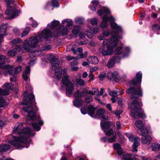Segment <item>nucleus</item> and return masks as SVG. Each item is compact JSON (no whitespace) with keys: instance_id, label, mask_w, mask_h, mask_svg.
Masks as SVG:
<instances>
[{"instance_id":"obj_49","label":"nucleus","mask_w":160,"mask_h":160,"mask_svg":"<svg viewBox=\"0 0 160 160\" xmlns=\"http://www.w3.org/2000/svg\"><path fill=\"white\" fill-rule=\"evenodd\" d=\"M160 27L159 25L156 24H154L152 26V29L154 31H158L159 30Z\"/></svg>"},{"instance_id":"obj_25","label":"nucleus","mask_w":160,"mask_h":160,"mask_svg":"<svg viewBox=\"0 0 160 160\" xmlns=\"http://www.w3.org/2000/svg\"><path fill=\"white\" fill-rule=\"evenodd\" d=\"M42 50H32L30 52L31 53L29 54V56L30 57L32 58L33 57H37L40 55L42 53Z\"/></svg>"},{"instance_id":"obj_15","label":"nucleus","mask_w":160,"mask_h":160,"mask_svg":"<svg viewBox=\"0 0 160 160\" xmlns=\"http://www.w3.org/2000/svg\"><path fill=\"white\" fill-rule=\"evenodd\" d=\"M118 74L117 72H109L108 73L107 78L111 81L117 82L118 80Z\"/></svg>"},{"instance_id":"obj_46","label":"nucleus","mask_w":160,"mask_h":160,"mask_svg":"<svg viewBox=\"0 0 160 160\" xmlns=\"http://www.w3.org/2000/svg\"><path fill=\"white\" fill-rule=\"evenodd\" d=\"M84 21V19L82 18H78L75 19V22L78 24H82Z\"/></svg>"},{"instance_id":"obj_42","label":"nucleus","mask_w":160,"mask_h":160,"mask_svg":"<svg viewBox=\"0 0 160 160\" xmlns=\"http://www.w3.org/2000/svg\"><path fill=\"white\" fill-rule=\"evenodd\" d=\"M30 30V28L29 27H27L25 28L24 31L22 33L21 37H24L26 36L29 33Z\"/></svg>"},{"instance_id":"obj_1","label":"nucleus","mask_w":160,"mask_h":160,"mask_svg":"<svg viewBox=\"0 0 160 160\" xmlns=\"http://www.w3.org/2000/svg\"><path fill=\"white\" fill-rule=\"evenodd\" d=\"M102 21L100 26L102 28H106L108 26V20L110 23L111 28L115 31L112 32V37L110 40L104 39L102 46L99 49V52L103 56H105L110 55L113 52V48L117 45L119 39L122 38V36L119 35L122 31V28L114 22L115 19L112 16L108 18L106 16H104L102 18Z\"/></svg>"},{"instance_id":"obj_53","label":"nucleus","mask_w":160,"mask_h":160,"mask_svg":"<svg viewBox=\"0 0 160 160\" xmlns=\"http://www.w3.org/2000/svg\"><path fill=\"white\" fill-rule=\"evenodd\" d=\"M30 19L32 21V26L33 28L36 27L38 25V24L36 21H33L32 20L33 18H30Z\"/></svg>"},{"instance_id":"obj_13","label":"nucleus","mask_w":160,"mask_h":160,"mask_svg":"<svg viewBox=\"0 0 160 160\" xmlns=\"http://www.w3.org/2000/svg\"><path fill=\"white\" fill-rule=\"evenodd\" d=\"M6 57L3 55H0V68L5 70H9L13 68V66H10L9 65H3L5 62Z\"/></svg>"},{"instance_id":"obj_26","label":"nucleus","mask_w":160,"mask_h":160,"mask_svg":"<svg viewBox=\"0 0 160 160\" xmlns=\"http://www.w3.org/2000/svg\"><path fill=\"white\" fill-rule=\"evenodd\" d=\"M114 148L117 150L118 155H121L123 153V150L121 148L119 144L116 143L113 144Z\"/></svg>"},{"instance_id":"obj_43","label":"nucleus","mask_w":160,"mask_h":160,"mask_svg":"<svg viewBox=\"0 0 160 160\" xmlns=\"http://www.w3.org/2000/svg\"><path fill=\"white\" fill-rule=\"evenodd\" d=\"M80 28L78 26H76L74 27L72 30V33L74 35H77L80 31Z\"/></svg>"},{"instance_id":"obj_32","label":"nucleus","mask_w":160,"mask_h":160,"mask_svg":"<svg viewBox=\"0 0 160 160\" xmlns=\"http://www.w3.org/2000/svg\"><path fill=\"white\" fill-rule=\"evenodd\" d=\"M151 147L153 151L157 152L160 150V145L157 142H154L152 144Z\"/></svg>"},{"instance_id":"obj_61","label":"nucleus","mask_w":160,"mask_h":160,"mask_svg":"<svg viewBox=\"0 0 160 160\" xmlns=\"http://www.w3.org/2000/svg\"><path fill=\"white\" fill-rule=\"evenodd\" d=\"M79 36L82 39H84L85 37V34L82 32L80 33L79 34Z\"/></svg>"},{"instance_id":"obj_51","label":"nucleus","mask_w":160,"mask_h":160,"mask_svg":"<svg viewBox=\"0 0 160 160\" xmlns=\"http://www.w3.org/2000/svg\"><path fill=\"white\" fill-rule=\"evenodd\" d=\"M90 21L91 24L93 26L97 24L98 19L96 18H94L91 19Z\"/></svg>"},{"instance_id":"obj_18","label":"nucleus","mask_w":160,"mask_h":160,"mask_svg":"<svg viewBox=\"0 0 160 160\" xmlns=\"http://www.w3.org/2000/svg\"><path fill=\"white\" fill-rule=\"evenodd\" d=\"M87 94V92L86 90L83 89L81 92L78 90L74 93L73 95L75 98H81L84 97Z\"/></svg>"},{"instance_id":"obj_11","label":"nucleus","mask_w":160,"mask_h":160,"mask_svg":"<svg viewBox=\"0 0 160 160\" xmlns=\"http://www.w3.org/2000/svg\"><path fill=\"white\" fill-rule=\"evenodd\" d=\"M3 87L4 89L0 88V95H7L9 94V91L12 90L13 85L12 83H6L3 85Z\"/></svg>"},{"instance_id":"obj_64","label":"nucleus","mask_w":160,"mask_h":160,"mask_svg":"<svg viewBox=\"0 0 160 160\" xmlns=\"http://www.w3.org/2000/svg\"><path fill=\"white\" fill-rule=\"evenodd\" d=\"M141 158L143 160H151V159L150 158L147 157L142 156H141Z\"/></svg>"},{"instance_id":"obj_7","label":"nucleus","mask_w":160,"mask_h":160,"mask_svg":"<svg viewBox=\"0 0 160 160\" xmlns=\"http://www.w3.org/2000/svg\"><path fill=\"white\" fill-rule=\"evenodd\" d=\"M50 62L52 66L56 67L55 75L58 79L61 78L62 73V71L61 68L60 67H58L59 65V60L54 57L52 58L50 60Z\"/></svg>"},{"instance_id":"obj_8","label":"nucleus","mask_w":160,"mask_h":160,"mask_svg":"<svg viewBox=\"0 0 160 160\" xmlns=\"http://www.w3.org/2000/svg\"><path fill=\"white\" fill-rule=\"evenodd\" d=\"M20 12V10L16 8L10 6L8 7L5 13L8 16V19H10L18 16Z\"/></svg>"},{"instance_id":"obj_17","label":"nucleus","mask_w":160,"mask_h":160,"mask_svg":"<svg viewBox=\"0 0 160 160\" xmlns=\"http://www.w3.org/2000/svg\"><path fill=\"white\" fill-rule=\"evenodd\" d=\"M105 112V110L103 108H101L97 112L96 114L101 120H107L108 119V117L107 116L103 115Z\"/></svg>"},{"instance_id":"obj_38","label":"nucleus","mask_w":160,"mask_h":160,"mask_svg":"<svg viewBox=\"0 0 160 160\" xmlns=\"http://www.w3.org/2000/svg\"><path fill=\"white\" fill-rule=\"evenodd\" d=\"M25 88H26V89L24 93V97L23 98V102L22 103V104H24V105H26L27 104L28 100L26 98V97L27 95V94L28 92V89L27 88V86H25Z\"/></svg>"},{"instance_id":"obj_58","label":"nucleus","mask_w":160,"mask_h":160,"mask_svg":"<svg viewBox=\"0 0 160 160\" xmlns=\"http://www.w3.org/2000/svg\"><path fill=\"white\" fill-rule=\"evenodd\" d=\"M88 77L90 78V79L88 81H90L91 80L94 79V75L93 74V73L90 72Z\"/></svg>"},{"instance_id":"obj_52","label":"nucleus","mask_w":160,"mask_h":160,"mask_svg":"<svg viewBox=\"0 0 160 160\" xmlns=\"http://www.w3.org/2000/svg\"><path fill=\"white\" fill-rule=\"evenodd\" d=\"M106 76V74L105 73H102L99 74L98 77L101 80H103Z\"/></svg>"},{"instance_id":"obj_45","label":"nucleus","mask_w":160,"mask_h":160,"mask_svg":"<svg viewBox=\"0 0 160 160\" xmlns=\"http://www.w3.org/2000/svg\"><path fill=\"white\" fill-rule=\"evenodd\" d=\"M76 81L77 84L81 86H83L85 84L84 81L83 79H77L76 80Z\"/></svg>"},{"instance_id":"obj_34","label":"nucleus","mask_w":160,"mask_h":160,"mask_svg":"<svg viewBox=\"0 0 160 160\" xmlns=\"http://www.w3.org/2000/svg\"><path fill=\"white\" fill-rule=\"evenodd\" d=\"M60 22L58 21L54 20L50 24H48V26L50 28L52 29L58 26Z\"/></svg>"},{"instance_id":"obj_12","label":"nucleus","mask_w":160,"mask_h":160,"mask_svg":"<svg viewBox=\"0 0 160 160\" xmlns=\"http://www.w3.org/2000/svg\"><path fill=\"white\" fill-rule=\"evenodd\" d=\"M123 46V45L121 44L120 46L118 47L115 50V53L116 54H119L123 52V57H125L128 55L130 49L128 47H126L125 49H123L122 48Z\"/></svg>"},{"instance_id":"obj_48","label":"nucleus","mask_w":160,"mask_h":160,"mask_svg":"<svg viewBox=\"0 0 160 160\" xmlns=\"http://www.w3.org/2000/svg\"><path fill=\"white\" fill-rule=\"evenodd\" d=\"M93 101V98L92 96H90L86 97L85 98V102L87 103H90Z\"/></svg>"},{"instance_id":"obj_37","label":"nucleus","mask_w":160,"mask_h":160,"mask_svg":"<svg viewBox=\"0 0 160 160\" xmlns=\"http://www.w3.org/2000/svg\"><path fill=\"white\" fill-rule=\"evenodd\" d=\"M122 159L123 160H137L136 158H133L131 155L128 154L124 155Z\"/></svg>"},{"instance_id":"obj_56","label":"nucleus","mask_w":160,"mask_h":160,"mask_svg":"<svg viewBox=\"0 0 160 160\" xmlns=\"http://www.w3.org/2000/svg\"><path fill=\"white\" fill-rule=\"evenodd\" d=\"M98 68L97 67H94L91 68L90 69V72L93 73L94 71L98 70Z\"/></svg>"},{"instance_id":"obj_60","label":"nucleus","mask_w":160,"mask_h":160,"mask_svg":"<svg viewBox=\"0 0 160 160\" xmlns=\"http://www.w3.org/2000/svg\"><path fill=\"white\" fill-rule=\"evenodd\" d=\"M88 41L87 40H85L82 41H80L79 42V45H85L88 43Z\"/></svg>"},{"instance_id":"obj_62","label":"nucleus","mask_w":160,"mask_h":160,"mask_svg":"<svg viewBox=\"0 0 160 160\" xmlns=\"http://www.w3.org/2000/svg\"><path fill=\"white\" fill-rule=\"evenodd\" d=\"M103 35L104 36H108L109 34V32L108 31L106 30L102 32Z\"/></svg>"},{"instance_id":"obj_59","label":"nucleus","mask_w":160,"mask_h":160,"mask_svg":"<svg viewBox=\"0 0 160 160\" xmlns=\"http://www.w3.org/2000/svg\"><path fill=\"white\" fill-rule=\"evenodd\" d=\"M92 3L93 5L95 7H97L98 5V2L97 0H94L92 1Z\"/></svg>"},{"instance_id":"obj_5","label":"nucleus","mask_w":160,"mask_h":160,"mask_svg":"<svg viewBox=\"0 0 160 160\" xmlns=\"http://www.w3.org/2000/svg\"><path fill=\"white\" fill-rule=\"evenodd\" d=\"M52 36L51 31L48 29H44L41 34L36 36H32L23 42L22 48L25 52H30L31 48H35L38 45L39 43L42 42L43 39H46Z\"/></svg>"},{"instance_id":"obj_19","label":"nucleus","mask_w":160,"mask_h":160,"mask_svg":"<svg viewBox=\"0 0 160 160\" xmlns=\"http://www.w3.org/2000/svg\"><path fill=\"white\" fill-rule=\"evenodd\" d=\"M105 120H102L101 122V126L102 129L105 132L106 129L109 128L111 125V122H104Z\"/></svg>"},{"instance_id":"obj_36","label":"nucleus","mask_w":160,"mask_h":160,"mask_svg":"<svg viewBox=\"0 0 160 160\" xmlns=\"http://www.w3.org/2000/svg\"><path fill=\"white\" fill-rule=\"evenodd\" d=\"M123 93V91H122L121 93H120L119 92L118 89L116 91H112L109 92L110 95L113 97H117L118 95H121Z\"/></svg>"},{"instance_id":"obj_39","label":"nucleus","mask_w":160,"mask_h":160,"mask_svg":"<svg viewBox=\"0 0 160 160\" xmlns=\"http://www.w3.org/2000/svg\"><path fill=\"white\" fill-rule=\"evenodd\" d=\"M135 124L138 130H140L143 128L144 126L142 121L140 120H137L135 123Z\"/></svg>"},{"instance_id":"obj_44","label":"nucleus","mask_w":160,"mask_h":160,"mask_svg":"<svg viewBox=\"0 0 160 160\" xmlns=\"http://www.w3.org/2000/svg\"><path fill=\"white\" fill-rule=\"evenodd\" d=\"M22 42V40L19 38H16L13 39L10 42L11 44L14 45L16 44Z\"/></svg>"},{"instance_id":"obj_6","label":"nucleus","mask_w":160,"mask_h":160,"mask_svg":"<svg viewBox=\"0 0 160 160\" xmlns=\"http://www.w3.org/2000/svg\"><path fill=\"white\" fill-rule=\"evenodd\" d=\"M69 77L65 75L63 77L62 82L63 84L66 87V94L69 96L72 93L74 89L73 85L70 81Z\"/></svg>"},{"instance_id":"obj_16","label":"nucleus","mask_w":160,"mask_h":160,"mask_svg":"<svg viewBox=\"0 0 160 160\" xmlns=\"http://www.w3.org/2000/svg\"><path fill=\"white\" fill-rule=\"evenodd\" d=\"M142 74L141 72L137 73L136 75V78L133 79L130 82L131 85H135L138 83L141 82L142 81Z\"/></svg>"},{"instance_id":"obj_28","label":"nucleus","mask_w":160,"mask_h":160,"mask_svg":"<svg viewBox=\"0 0 160 160\" xmlns=\"http://www.w3.org/2000/svg\"><path fill=\"white\" fill-rule=\"evenodd\" d=\"M73 104L76 107L79 108L82 105L83 101L82 100L80 99H76L73 101Z\"/></svg>"},{"instance_id":"obj_63","label":"nucleus","mask_w":160,"mask_h":160,"mask_svg":"<svg viewBox=\"0 0 160 160\" xmlns=\"http://www.w3.org/2000/svg\"><path fill=\"white\" fill-rule=\"evenodd\" d=\"M51 48V47L50 45H48L45 47L44 48H43L42 49V50H48L49 49H50Z\"/></svg>"},{"instance_id":"obj_14","label":"nucleus","mask_w":160,"mask_h":160,"mask_svg":"<svg viewBox=\"0 0 160 160\" xmlns=\"http://www.w3.org/2000/svg\"><path fill=\"white\" fill-rule=\"evenodd\" d=\"M21 66H18L14 70H7L8 71L6 72L4 71V72H3V75L5 76H7L8 74H10V75L13 76L16 74H17L19 73L21 71Z\"/></svg>"},{"instance_id":"obj_20","label":"nucleus","mask_w":160,"mask_h":160,"mask_svg":"<svg viewBox=\"0 0 160 160\" xmlns=\"http://www.w3.org/2000/svg\"><path fill=\"white\" fill-rule=\"evenodd\" d=\"M137 132L139 134L143 136H145L146 135L151 132L150 130V128L149 127L148 129H147L146 128H145L143 127L140 130H138Z\"/></svg>"},{"instance_id":"obj_41","label":"nucleus","mask_w":160,"mask_h":160,"mask_svg":"<svg viewBox=\"0 0 160 160\" xmlns=\"http://www.w3.org/2000/svg\"><path fill=\"white\" fill-rule=\"evenodd\" d=\"M7 102L2 97H0V108H2L7 105Z\"/></svg>"},{"instance_id":"obj_55","label":"nucleus","mask_w":160,"mask_h":160,"mask_svg":"<svg viewBox=\"0 0 160 160\" xmlns=\"http://www.w3.org/2000/svg\"><path fill=\"white\" fill-rule=\"evenodd\" d=\"M105 92V90L103 88H101L100 90V93H98V94H97V95L98 96H100L101 95H102L104 94Z\"/></svg>"},{"instance_id":"obj_47","label":"nucleus","mask_w":160,"mask_h":160,"mask_svg":"<svg viewBox=\"0 0 160 160\" xmlns=\"http://www.w3.org/2000/svg\"><path fill=\"white\" fill-rule=\"evenodd\" d=\"M52 4L54 7H58L59 6V4L57 0H52Z\"/></svg>"},{"instance_id":"obj_29","label":"nucleus","mask_w":160,"mask_h":160,"mask_svg":"<svg viewBox=\"0 0 160 160\" xmlns=\"http://www.w3.org/2000/svg\"><path fill=\"white\" fill-rule=\"evenodd\" d=\"M63 26H60L59 31V33L58 34V35L56 36H59V34H62L63 35H65L67 34L68 33V31L67 28L66 27L63 28Z\"/></svg>"},{"instance_id":"obj_35","label":"nucleus","mask_w":160,"mask_h":160,"mask_svg":"<svg viewBox=\"0 0 160 160\" xmlns=\"http://www.w3.org/2000/svg\"><path fill=\"white\" fill-rule=\"evenodd\" d=\"M117 58V57H113L110 59L108 62L107 66L109 68H112L114 66L115 64V61H116Z\"/></svg>"},{"instance_id":"obj_23","label":"nucleus","mask_w":160,"mask_h":160,"mask_svg":"<svg viewBox=\"0 0 160 160\" xmlns=\"http://www.w3.org/2000/svg\"><path fill=\"white\" fill-rule=\"evenodd\" d=\"M116 139V135L114 136L111 138H108L107 137H103L101 138V141L102 142H108L109 143H112L114 142Z\"/></svg>"},{"instance_id":"obj_22","label":"nucleus","mask_w":160,"mask_h":160,"mask_svg":"<svg viewBox=\"0 0 160 160\" xmlns=\"http://www.w3.org/2000/svg\"><path fill=\"white\" fill-rule=\"evenodd\" d=\"M15 48L16 50V51L14 50H11L8 51V56L10 57L14 56L16 54V52L20 51L21 49V46L19 45L15 46Z\"/></svg>"},{"instance_id":"obj_3","label":"nucleus","mask_w":160,"mask_h":160,"mask_svg":"<svg viewBox=\"0 0 160 160\" xmlns=\"http://www.w3.org/2000/svg\"><path fill=\"white\" fill-rule=\"evenodd\" d=\"M21 128V126L19 125L14 127L13 130V134H18L20 137H17L10 135L8 141L9 143L17 147L18 149H21L23 147L22 144L28 142L30 139L27 138L28 136H33L35 134L28 127L24 128L22 129Z\"/></svg>"},{"instance_id":"obj_27","label":"nucleus","mask_w":160,"mask_h":160,"mask_svg":"<svg viewBox=\"0 0 160 160\" xmlns=\"http://www.w3.org/2000/svg\"><path fill=\"white\" fill-rule=\"evenodd\" d=\"M110 12L109 10L107 8L102 7V8L98 10L97 13L99 15H102L103 13L108 14Z\"/></svg>"},{"instance_id":"obj_50","label":"nucleus","mask_w":160,"mask_h":160,"mask_svg":"<svg viewBox=\"0 0 160 160\" xmlns=\"http://www.w3.org/2000/svg\"><path fill=\"white\" fill-rule=\"evenodd\" d=\"M104 132L105 133L106 135L108 136L112 135L114 134L113 130L112 129H110L107 132H106V131Z\"/></svg>"},{"instance_id":"obj_21","label":"nucleus","mask_w":160,"mask_h":160,"mask_svg":"<svg viewBox=\"0 0 160 160\" xmlns=\"http://www.w3.org/2000/svg\"><path fill=\"white\" fill-rule=\"evenodd\" d=\"M8 24L6 23L1 25L0 26V34L3 36L7 35Z\"/></svg>"},{"instance_id":"obj_2","label":"nucleus","mask_w":160,"mask_h":160,"mask_svg":"<svg viewBox=\"0 0 160 160\" xmlns=\"http://www.w3.org/2000/svg\"><path fill=\"white\" fill-rule=\"evenodd\" d=\"M127 93L131 94V98L132 101L128 104V108L130 110L131 114L134 118H144L145 115L142 113L143 111L141 107L142 105L137 101L138 98L142 96V91L140 88H129L127 91Z\"/></svg>"},{"instance_id":"obj_4","label":"nucleus","mask_w":160,"mask_h":160,"mask_svg":"<svg viewBox=\"0 0 160 160\" xmlns=\"http://www.w3.org/2000/svg\"><path fill=\"white\" fill-rule=\"evenodd\" d=\"M29 103L32 106H28L23 108V110L28 113L27 122L32 124L34 130L38 131L40 129V126L43 124V121L40 119L39 116L36 117V112L38 110L35 105V98L33 94L30 93L28 96Z\"/></svg>"},{"instance_id":"obj_24","label":"nucleus","mask_w":160,"mask_h":160,"mask_svg":"<svg viewBox=\"0 0 160 160\" xmlns=\"http://www.w3.org/2000/svg\"><path fill=\"white\" fill-rule=\"evenodd\" d=\"M30 73V68L29 67H27L25 71L22 75L23 78L25 81H27L29 78Z\"/></svg>"},{"instance_id":"obj_31","label":"nucleus","mask_w":160,"mask_h":160,"mask_svg":"<svg viewBox=\"0 0 160 160\" xmlns=\"http://www.w3.org/2000/svg\"><path fill=\"white\" fill-rule=\"evenodd\" d=\"M88 60L89 63L93 64H96L98 62V58L95 56H90Z\"/></svg>"},{"instance_id":"obj_10","label":"nucleus","mask_w":160,"mask_h":160,"mask_svg":"<svg viewBox=\"0 0 160 160\" xmlns=\"http://www.w3.org/2000/svg\"><path fill=\"white\" fill-rule=\"evenodd\" d=\"M95 110L96 108L92 105L89 106L88 109L86 107H83L81 109V112L83 114H85L88 113L92 117L94 115Z\"/></svg>"},{"instance_id":"obj_54","label":"nucleus","mask_w":160,"mask_h":160,"mask_svg":"<svg viewBox=\"0 0 160 160\" xmlns=\"http://www.w3.org/2000/svg\"><path fill=\"white\" fill-rule=\"evenodd\" d=\"M6 3L8 5L13 4L14 2V0H5Z\"/></svg>"},{"instance_id":"obj_30","label":"nucleus","mask_w":160,"mask_h":160,"mask_svg":"<svg viewBox=\"0 0 160 160\" xmlns=\"http://www.w3.org/2000/svg\"><path fill=\"white\" fill-rule=\"evenodd\" d=\"M151 140V138L149 136H145L142 138L141 142L143 144H149Z\"/></svg>"},{"instance_id":"obj_9","label":"nucleus","mask_w":160,"mask_h":160,"mask_svg":"<svg viewBox=\"0 0 160 160\" xmlns=\"http://www.w3.org/2000/svg\"><path fill=\"white\" fill-rule=\"evenodd\" d=\"M128 139L130 141L134 142L132 146V152H137L138 151L137 147L140 145V138L138 137H136L133 135H131L128 137Z\"/></svg>"},{"instance_id":"obj_57","label":"nucleus","mask_w":160,"mask_h":160,"mask_svg":"<svg viewBox=\"0 0 160 160\" xmlns=\"http://www.w3.org/2000/svg\"><path fill=\"white\" fill-rule=\"evenodd\" d=\"M117 129L119 130L121 128V126L120 122L119 121H117L116 122Z\"/></svg>"},{"instance_id":"obj_40","label":"nucleus","mask_w":160,"mask_h":160,"mask_svg":"<svg viewBox=\"0 0 160 160\" xmlns=\"http://www.w3.org/2000/svg\"><path fill=\"white\" fill-rule=\"evenodd\" d=\"M62 23L64 24H66L68 27H70L72 24V21L70 19H66L62 21Z\"/></svg>"},{"instance_id":"obj_33","label":"nucleus","mask_w":160,"mask_h":160,"mask_svg":"<svg viewBox=\"0 0 160 160\" xmlns=\"http://www.w3.org/2000/svg\"><path fill=\"white\" fill-rule=\"evenodd\" d=\"M10 146L7 144H2L0 146V152H7L10 149Z\"/></svg>"}]
</instances>
